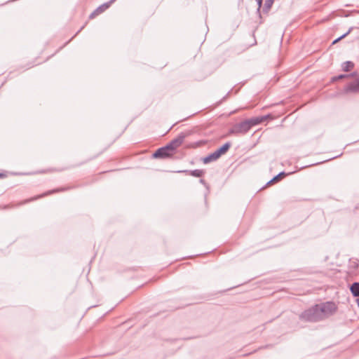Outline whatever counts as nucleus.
<instances>
[{"instance_id": "f257e3e1", "label": "nucleus", "mask_w": 359, "mask_h": 359, "mask_svg": "<svg viewBox=\"0 0 359 359\" xmlns=\"http://www.w3.org/2000/svg\"><path fill=\"white\" fill-rule=\"evenodd\" d=\"M316 305L323 320L335 314L338 310L336 303L332 301L317 304Z\"/></svg>"}, {"instance_id": "f03ea898", "label": "nucleus", "mask_w": 359, "mask_h": 359, "mask_svg": "<svg viewBox=\"0 0 359 359\" xmlns=\"http://www.w3.org/2000/svg\"><path fill=\"white\" fill-rule=\"evenodd\" d=\"M299 318L303 321L311 323H316L323 320L316 304L304 311L299 315Z\"/></svg>"}, {"instance_id": "7ed1b4c3", "label": "nucleus", "mask_w": 359, "mask_h": 359, "mask_svg": "<svg viewBox=\"0 0 359 359\" xmlns=\"http://www.w3.org/2000/svg\"><path fill=\"white\" fill-rule=\"evenodd\" d=\"M250 130L248 120L240 122L234 125L230 130L231 134H245Z\"/></svg>"}, {"instance_id": "20e7f679", "label": "nucleus", "mask_w": 359, "mask_h": 359, "mask_svg": "<svg viewBox=\"0 0 359 359\" xmlns=\"http://www.w3.org/2000/svg\"><path fill=\"white\" fill-rule=\"evenodd\" d=\"M175 154L169 149L165 145V147L158 149L154 154L153 157L155 158H166L172 157Z\"/></svg>"}, {"instance_id": "39448f33", "label": "nucleus", "mask_w": 359, "mask_h": 359, "mask_svg": "<svg viewBox=\"0 0 359 359\" xmlns=\"http://www.w3.org/2000/svg\"><path fill=\"white\" fill-rule=\"evenodd\" d=\"M185 137L186 135L184 133H180L176 138L170 141L167 147L175 154V150L182 144Z\"/></svg>"}, {"instance_id": "423d86ee", "label": "nucleus", "mask_w": 359, "mask_h": 359, "mask_svg": "<svg viewBox=\"0 0 359 359\" xmlns=\"http://www.w3.org/2000/svg\"><path fill=\"white\" fill-rule=\"evenodd\" d=\"M345 94L359 93V79L353 82L348 83L344 88Z\"/></svg>"}, {"instance_id": "0eeeda50", "label": "nucleus", "mask_w": 359, "mask_h": 359, "mask_svg": "<svg viewBox=\"0 0 359 359\" xmlns=\"http://www.w3.org/2000/svg\"><path fill=\"white\" fill-rule=\"evenodd\" d=\"M116 0H110L109 1L104 3L100 5L98 8H96L90 15V18H93L95 16L103 13L107 8L110 7V6L114 3Z\"/></svg>"}, {"instance_id": "6e6552de", "label": "nucleus", "mask_w": 359, "mask_h": 359, "mask_svg": "<svg viewBox=\"0 0 359 359\" xmlns=\"http://www.w3.org/2000/svg\"><path fill=\"white\" fill-rule=\"evenodd\" d=\"M60 189H53V190H50V191H46L41 195H38V196H36L34 197H32V198H30L29 199H26L23 201H22L21 203H20V205H24L25 203H27L29 202H31V201H35V200H37L39 198H41L42 197H44V196H48V195H50L53 193H56V192H58L60 191Z\"/></svg>"}, {"instance_id": "1a4fd4ad", "label": "nucleus", "mask_w": 359, "mask_h": 359, "mask_svg": "<svg viewBox=\"0 0 359 359\" xmlns=\"http://www.w3.org/2000/svg\"><path fill=\"white\" fill-rule=\"evenodd\" d=\"M269 116V115H267V116L255 117V118H252L248 119V121L249 123L250 128H252V126H256V125H258V124L262 123Z\"/></svg>"}, {"instance_id": "9d476101", "label": "nucleus", "mask_w": 359, "mask_h": 359, "mask_svg": "<svg viewBox=\"0 0 359 359\" xmlns=\"http://www.w3.org/2000/svg\"><path fill=\"white\" fill-rule=\"evenodd\" d=\"M219 157L220 156H218V154L217 153V151H215L214 152H212V153L210 154L209 155H208L207 156L204 157L203 158V163L205 164H207L210 162L217 161Z\"/></svg>"}, {"instance_id": "9b49d317", "label": "nucleus", "mask_w": 359, "mask_h": 359, "mask_svg": "<svg viewBox=\"0 0 359 359\" xmlns=\"http://www.w3.org/2000/svg\"><path fill=\"white\" fill-rule=\"evenodd\" d=\"M231 144L230 142H226L224 144H223L220 148L215 150L217 153L218 154V156H221L222 155L224 154L231 147Z\"/></svg>"}, {"instance_id": "f8f14e48", "label": "nucleus", "mask_w": 359, "mask_h": 359, "mask_svg": "<svg viewBox=\"0 0 359 359\" xmlns=\"http://www.w3.org/2000/svg\"><path fill=\"white\" fill-rule=\"evenodd\" d=\"M182 172L189 173L190 175L196 177H202L205 172L203 170H183Z\"/></svg>"}, {"instance_id": "ddd939ff", "label": "nucleus", "mask_w": 359, "mask_h": 359, "mask_svg": "<svg viewBox=\"0 0 359 359\" xmlns=\"http://www.w3.org/2000/svg\"><path fill=\"white\" fill-rule=\"evenodd\" d=\"M350 290L354 297H359V283H353Z\"/></svg>"}, {"instance_id": "4468645a", "label": "nucleus", "mask_w": 359, "mask_h": 359, "mask_svg": "<svg viewBox=\"0 0 359 359\" xmlns=\"http://www.w3.org/2000/svg\"><path fill=\"white\" fill-rule=\"evenodd\" d=\"M287 174L285 172H281L267 182V185L273 184L278 182L282 177L286 176Z\"/></svg>"}, {"instance_id": "2eb2a0df", "label": "nucleus", "mask_w": 359, "mask_h": 359, "mask_svg": "<svg viewBox=\"0 0 359 359\" xmlns=\"http://www.w3.org/2000/svg\"><path fill=\"white\" fill-rule=\"evenodd\" d=\"M353 67H354V64H353V62H352L351 61H346L342 64V69L344 72H348V71L351 70Z\"/></svg>"}, {"instance_id": "dca6fc26", "label": "nucleus", "mask_w": 359, "mask_h": 359, "mask_svg": "<svg viewBox=\"0 0 359 359\" xmlns=\"http://www.w3.org/2000/svg\"><path fill=\"white\" fill-rule=\"evenodd\" d=\"M274 1L275 0H266L264 5L263 11L266 13L269 12V10L271 9Z\"/></svg>"}, {"instance_id": "f3484780", "label": "nucleus", "mask_w": 359, "mask_h": 359, "mask_svg": "<svg viewBox=\"0 0 359 359\" xmlns=\"http://www.w3.org/2000/svg\"><path fill=\"white\" fill-rule=\"evenodd\" d=\"M355 75V73H353V74H340L339 76H334L332 78L331 81L332 82H335L339 79H342L344 78H348V77H350V76H353Z\"/></svg>"}, {"instance_id": "a211bd4d", "label": "nucleus", "mask_w": 359, "mask_h": 359, "mask_svg": "<svg viewBox=\"0 0 359 359\" xmlns=\"http://www.w3.org/2000/svg\"><path fill=\"white\" fill-rule=\"evenodd\" d=\"M352 27L349 28V29L348 30V32H346L345 34H342L341 36L338 37L337 39H336L332 43L334 44L337 42H339V41H341L342 39L345 38L346 36H348L351 30H352Z\"/></svg>"}, {"instance_id": "6ab92c4d", "label": "nucleus", "mask_w": 359, "mask_h": 359, "mask_svg": "<svg viewBox=\"0 0 359 359\" xmlns=\"http://www.w3.org/2000/svg\"><path fill=\"white\" fill-rule=\"evenodd\" d=\"M257 5H258V9H259L262 6L263 0H256Z\"/></svg>"}, {"instance_id": "aec40b11", "label": "nucleus", "mask_w": 359, "mask_h": 359, "mask_svg": "<svg viewBox=\"0 0 359 359\" xmlns=\"http://www.w3.org/2000/svg\"><path fill=\"white\" fill-rule=\"evenodd\" d=\"M4 177V175L2 173H0V178Z\"/></svg>"}, {"instance_id": "412c9836", "label": "nucleus", "mask_w": 359, "mask_h": 359, "mask_svg": "<svg viewBox=\"0 0 359 359\" xmlns=\"http://www.w3.org/2000/svg\"><path fill=\"white\" fill-rule=\"evenodd\" d=\"M200 182H201V183L204 184L205 181H204V180H202V179H201V180H200Z\"/></svg>"}]
</instances>
